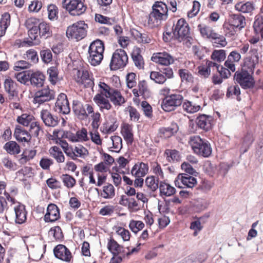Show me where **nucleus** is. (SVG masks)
Instances as JSON below:
<instances>
[{"label":"nucleus","mask_w":263,"mask_h":263,"mask_svg":"<svg viewBox=\"0 0 263 263\" xmlns=\"http://www.w3.org/2000/svg\"><path fill=\"white\" fill-rule=\"evenodd\" d=\"M168 18V8L167 5L161 1L155 2L152 6V11L149 14L148 23L157 25Z\"/></svg>","instance_id":"1"},{"label":"nucleus","mask_w":263,"mask_h":263,"mask_svg":"<svg viewBox=\"0 0 263 263\" xmlns=\"http://www.w3.org/2000/svg\"><path fill=\"white\" fill-rule=\"evenodd\" d=\"M104 44L103 41L97 39L93 41L88 49V61L91 65L96 66L101 62L103 58Z\"/></svg>","instance_id":"2"},{"label":"nucleus","mask_w":263,"mask_h":263,"mask_svg":"<svg viewBox=\"0 0 263 263\" xmlns=\"http://www.w3.org/2000/svg\"><path fill=\"white\" fill-rule=\"evenodd\" d=\"M172 30L175 35L176 40L179 42L185 41L186 44L189 43L191 44L192 37L190 36V27L184 18L179 19L176 24L173 25Z\"/></svg>","instance_id":"3"},{"label":"nucleus","mask_w":263,"mask_h":263,"mask_svg":"<svg viewBox=\"0 0 263 263\" xmlns=\"http://www.w3.org/2000/svg\"><path fill=\"white\" fill-rule=\"evenodd\" d=\"M189 143L194 152L199 155L208 157L212 153V148L210 143L208 141L203 140L199 136H191Z\"/></svg>","instance_id":"4"},{"label":"nucleus","mask_w":263,"mask_h":263,"mask_svg":"<svg viewBox=\"0 0 263 263\" xmlns=\"http://www.w3.org/2000/svg\"><path fill=\"white\" fill-rule=\"evenodd\" d=\"M233 79L245 90L253 89L255 85L253 74L241 68L235 72Z\"/></svg>","instance_id":"5"},{"label":"nucleus","mask_w":263,"mask_h":263,"mask_svg":"<svg viewBox=\"0 0 263 263\" xmlns=\"http://www.w3.org/2000/svg\"><path fill=\"white\" fill-rule=\"evenodd\" d=\"M87 28L88 25L84 21L78 22L67 28L66 36L68 38L81 40L86 35Z\"/></svg>","instance_id":"6"},{"label":"nucleus","mask_w":263,"mask_h":263,"mask_svg":"<svg viewBox=\"0 0 263 263\" xmlns=\"http://www.w3.org/2000/svg\"><path fill=\"white\" fill-rule=\"evenodd\" d=\"M127 62L126 52L122 49H117L112 54L109 66L111 70H116L124 67Z\"/></svg>","instance_id":"7"},{"label":"nucleus","mask_w":263,"mask_h":263,"mask_svg":"<svg viewBox=\"0 0 263 263\" xmlns=\"http://www.w3.org/2000/svg\"><path fill=\"white\" fill-rule=\"evenodd\" d=\"M62 6L72 16L80 15L86 9V7L81 0H63Z\"/></svg>","instance_id":"8"},{"label":"nucleus","mask_w":263,"mask_h":263,"mask_svg":"<svg viewBox=\"0 0 263 263\" xmlns=\"http://www.w3.org/2000/svg\"><path fill=\"white\" fill-rule=\"evenodd\" d=\"M183 99V97L180 94L167 95L163 100L161 107L166 112L174 110L177 107L181 105Z\"/></svg>","instance_id":"9"},{"label":"nucleus","mask_w":263,"mask_h":263,"mask_svg":"<svg viewBox=\"0 0 263 263\" xmlns=\"http://www.w3.org/2000/svg\"><path fill=\"white\" fill-rule=\"evenodd\" d=\"M249 54L244 59L241 69L254 74L255 68L259 63L257 49L251 48L249 51Z\"/></svg>","instance_id":"10"},{"label":"nucleus","mask_w":263,"mask_h":263,"mask_svg":"<svg viewBox=\"0 0 263 263\" xmlns=\"http://www.w3.org/2000/svg\"><path fill=\"white\" fill-rule=\"evenodd\" d=\"M55 111L64 115L70 112V109L67 96L63 93H60L55 104Z\"/></svg>","instance_id":"11"},{"label":"nucleus","mask_w":263,"mask_h":263,"mask_svg":"<svg viewBox=\"0 0 263 263\" xmlns=\"http://www.w3.org/2000/svg\"><path fill=\"white\" fill-rule=\"evenodd\" d=\"M54 98V91L48 87L40 90L35 93L34 101L40 104L49 101Z\"/></svg>","instance_id":"12"},{"label":"nucleus","mask_w":263,"mask_h":263,"mask_svg":"<svg viewBox=\"0 0 263 263\" xmlns=\"http://www.w3.org/2000/svg\"><path fill=\"white\" fill-rule=\"evenodd\" d=\"M13 137L18 142L22 143H30L32 138L31 134L20 125H15Z\"/></svg>","instance_id":"13"},{"label":"nucleus","mask_w":263,"mask_h":263,"mask_svg":"<svg viewBox=\"0 0 263 263\" xmlns=\"http://www.w3.org/2000/svg\"><path fill=\"white\" fill-rule=\"evenodd\" d=\"M53 253L56 258L65 262H69L72 257L69 250L63 245L60 244L55 247Z\"/></svg>","instance_id":"14"},{"label":"nucleus","mask_w":263,"mask_h":263,"mask_svg":"<svg viewBox=\"0 0 263 263\" xmlns=\"http://www.w3.org/2000/svg\"><path fill=\"white\" fill-rule=\"evenodd\" d=\"M151 60L162 66H168L174 62L173 58L165 52L154 53L151 58Z\"/></svg>","instance_id":"15"},{"label":"nucleus","mask_w":263,"mask_h":263,"mask_svg":"<svg viewBox=\"0 0 263 263\" xmlns=\"http://www.w3.org/2000/svg\"><path fill=\"white\" fill-rule=\"evenodd\" d=\"M60 217V210L58 207L55 204H49L47 209V212L44 216L45 221L53 222L58 220Z\"/></svg>","instance_id":"16"},{"label":"nucleus","mask_w":263,"mask_h":263,"mask_svg":"<svg viewBox=\"0 0 263 263\" xmlns=\"http://www.w3.org/2000/svg\"><path fill=\"white\" fill-rule=\"evenodd\" d=\"M212 120V116L205 114H200L197 117L196 123L198 127L203 129L205 131H208L211 129V122Z\"/></svg>","instance_id":"17"},{"label":"nucleus","mask_w":263,"mask_h":263,"mask_svg":"<svg viewBox=\"0 0 263 263\" xmlns=\"http://www.w3.org/2000/svg\"><path fill=\"white\" fill-rule=\"evenodd\" d=\"M149 167L147 163L138 162L131 170V174L135 177H144L148 173Z\"/></svg>","instance_id":"18"},{"label":"nucleus","mask_w":263,"mask_h":263,"mask_svg":"<svg viewBox=\"0 0 263 263\" xmlns=\"http://www.w3.org/2000/svg\"><path fill=\"white\" fill-rule=\"evenodd\" d=\"M41 117L45 125L49 127H55L59 123L58 118L53 116L48 110L45 109L41 112Z\"/></svg>","instance_id":"19"},{"label":"nucleus","mask_w":263,"mask_h":263,"mask_svg":"<svg viewBox=\"0 0 263 263\" xmlns=\"http://www.w3.org/2000/svg\"><path fill=\"white\" fill-rule=\"evenodd\" d=\"M72 110L74 115L80 120H85L88 117L83 104L79 101H73Z\"/></svg>","instance_id":"20"},{"label":"nucleus","mask_w":263,"mask_h":263,"mask_svg":"<svg viewBox=\"0 0 263 263\" xmlns=\"http://www.w3.org/2000/svg\"><path fill=\"white\" fill-rule=\"evenodd\" d=\"M103 96V93L100 92V93L97 94L93 98V101L99 106L100 110L102 111L104 109L109 110L112 106L109 100Z\"/></svg>","instance_id":"21"},{"label":"nucleus","mask_w":263,"mask_h":263,"mask_svg":"<svg viewBox=\"0 0 263 263\" xmlns=\"http://www.w3.org/2000/svg\"><path fill=\"white\" fill-rule=\"evenodd\" d=\"M178 178L181 179V182L184 187L188 189H192L197 184L196 178L187 174H179Z\"/></svg>","instance_id":"22"},{"label":"nucleus","mask_w":263,"mask_h":263,"mask_svg":"<svg viewBox=\"0 0 263 263\" xmlns=\"http://www.w3.org/2000/svg\"><path fill=\"white\" fill-rule=\"evenodd\" d=\"M45 76L40 72H33L31 71L30 84L37 87H42L45 81Z\"/></svg>","instance_id":"23"},{"label":"nucleus","mask_w":263,"mask_h":263,"mask_svg":"<svg viewBox=\"0 0 263 263\" xmlns=\"http://www.w3.org/2000/svg\"><path fill=\"white\" fill-rule=\"evenodd\" d=\"M15 222L18 224L23 223L26 220L27 212L23 204H19L14 208Z\"/></svg>","instance_id":"24"},{"label":"nucleus","mask_w":263,"mask_h":263,"mask_svg":"<svg viewBox=\"0 0 263 263\" xmlns=\"http://www.w3.org/2000/svg\"><path fill=\"white\" fill-rule=\"evenodd\" d=\"M158 187L160 191V196L161 197L163 196L166 197L171 196L174 195L176 192V189L174 187L163 181L159 182Z\"/></svg>","instance_id":"25"},{"label":"nucleus","mask_w":263,"mask_h":263,"mask_svg":"<svg viewBox=\"0 0 263 263\" xmlns=\"http://www.w3.org/2000/svg\"><path fill=\"white\" fill-rule=\"evenodd\" d=\"M133 129L132 125L124 123L122 126V134L127 142V144H132L134 141V135L133 134Z\"/></svg>","instance_id":"26"},{"label":"nucleus","mask_w":263,"mask_h":263,"mask_svg":"<svg viewBox=\"0 0 263 263\" xmlns=\"http://www.w3.org/2000/svg\"><path fill=\"white\" fill-rule=\"evenodd\" d=\"M4 87L10 97L13 98L17 96L18 92L16 90V84L11 79H6L4 82Z\"/></svg>","instance_id":"27"},{"label":"nucleus","mask_w":263,"mask_h":263,"mask_svg":"<svg viewBox=\"0 0 263 263\" xmlns=\"http://www.w3.org/2000/svg\"><path fill=\"white\" fill-rule=\"evenodd\" d=\"M178 130V126L176 123H172L171 125L167 127H162L159 129V134L160 137L168 138L176 133Z\"/></svg>","instance_id":"28"},{"label":"nucleus","mask_w":263,"mask_h":263,"mask_svg":"<svg viewBox=\"0 0 263 263\" xmlns=\"http://www.w3.org/2000/svg\"><path fill=\"white\" fill-rule=\"evenodd\" d=\"M38 27L41 37L46 39L52 35V32L49 24L45 22L40 23L38 25Z\"/></svg>","instance_id":"29"},{"label":"nucleus","mask_w":263,"mask_h":263,"mask_svg":"<svg viewBox=\"0 0 263 263\" xmlns=\"http://www.w3.org/2000/svg\"><path fill=\"white\" fill-rule=\"evenodd\" d=\"M226 97L227 98H236L238 101H240L241 100L240 97V89L237 84L232 85L228 87L226 92Z\"/></svg>","instance_id":"30"},{"label":"nucleus","mask_w":263,"mask_h":263,"mask_svg":"<svg viewBox=\"0 0 263 263\" xmlns=\"http://www.w3.org/2000/svg\"><path fill=\"white\" fill-rule=\"evenodd\" d=\"M4 149L10 155L18 154L21 152L20 145L14 141H10L6 143Z\"/></svg>","instance_id":"31"},{"label":"nucleus","mask_w":263,"mask_h":263,"mask_svg":"<svg viewBox=\"0 0 263 263\" xmlns=\"http://www.w3.org/2000/svg\"><path fill=\"white\" fill-rule=\"evenodd\" d=\"M230 25L240 30L246 25L245 18L240 14H233L230 21Z\"/></svg>","instance_id":"32"},{"label":"nucleus","mask_w":263,"mask_h":263,"mask_svg":"<svg viewBox=\"0 0 263 263\" xmlns=\"http://www.w3.org/2000/svg\"><path fill=\"white\" fill-rule=\"evenodd\" d=\"M131 55L135 65L139 69L143 68L144 62L142 56L140 54V49L137 48L134 50Z\"/></svg>","instance_id":"33"},{"label":"nucleus","mask_w":263,"mask_h":263,"mask_svg":"<svg viewBox=\"0 0 263 263\" xmlns=\"http://www.w3.org/2000/svg\"><path fill=\"white\" fill-rule=\"evenodd\" d=\"M49 152L50 155L55 159L58 163L64 162V155L59 147L57 146H52L50 148Z\"/></svg>","instance_id":"34"},{"label":"nucleus","mask_w":263,"mask_h":263,"mask_svg":"<svg viewBox=\"0 0 263 263\" xmlns=\"http://www.w3.org/2000/svg\"><path fill=\"white\" fill-rule=\"evenodd\" d=\"M107 248L113 255L117 256L121 253V249H123V247L120 245L113 238H110L107 243Z\"/></svg>","instance_id":"35"},{"label":"nucleus","mask_w":263,"mask_h":263,"mask_svg":"<svg viewBox=\"0 0 263 263\" xmlns=\"http://www.w3.org/2000/svg\"><path fill=\"white\" fill-rule=\"evenodd\" d=\"M253 28L256 34H260L263 38V15L258 14L255 16V21L253 24Z\"/></svg>","instance_id":"36"},{"label":"nucleus","mask_w":263,"mask_h":263,"mask_svg":"<svg viewBox=\"0 0 263 263\" xmlns=\"http://www.w3.org/2000/svg\"><path fill=\"white\" fill-rule=\"evenodd\" d=\"M253 141L254 138L252 134L248 132L243 139L242 146L240 148V151L243 154L248 151Z\"/></svg>","instance_id":"37"},{"label":"nucleus","mask_w":263,"mask_h":263,"mask_svg":"<svg viewBox=\"0 0 263 263\" xmlns=\"http://www.w3.org/2000/svg\"><path fill=\"white\" fill-rule=\"evenodd\" d=\"M109 98H110V101L115 105L121 106L125 102L124 98L117 89L112 91V93L109 97Z\"/></svg>","instance_id":"38"},{"label":"nucleus","mask_w":263,"mask_h":263,"mask_svg":"<svg viewBox=\"0 0 263 263\" xmlns=\"http://www.w3.org/2000/svg\"><path fill=\"white\" fill-rule=\"evenodd\" d=\"M10 16L9 13H5L2 15L0 20V36L5 34L6 30L10 24Z\"/></svg>","instance_id":"39"},{"label":"nucleus","mask_w":263,"mask_h":263,"mask_svg":"<svg viewBox=\"0 0 263 263\" xmlns=\"http://www.w3.org/2000/svg\"><path fill=\"white\" fill-rule=\"evenodd\" d=\"M115 195V190L114 186L110 183L103 187L102 192L100 196L105 199H111Z\"/></svg>","instance_id":"40"},{"label":"nucleus","mask_w":263,"mask_h":263,"mask_svg":"<svg viewBox=\"0 0 263 263\" xmlns=\"http://www.w3.org/2000/svg\"><path fill=\"white\" fill-rule=\"evenodd\" d=\"M145 183L147 187L152 192L156 191L159 187V179L153 176L146 177Z\"/></svg>","instance_id":"41"},{"label":"nucleus","mask_w":263,"mask_h":263,"mask_svg":"<svg viewBox=\"0 0 263 263\" xmlns=\"http://www.w3.org/2000/svg\"><path fill=\"white\" fill-rule=\"evenodd\" d=\"M30 70L24 71L15 74V77L20 83L28 85L30 84Z\"/></svg>","instance_id":"42"},{"label":"nucleus","mask_w":263,"mask_h":263,"mask_svg":"<svg viewBox=\"0 0 263 263\" xmlns=\"http://www.w3.org/2000/svg\"><path fill=\"white\" fill-rule=\"evenodd\" d=\"M166 159L170 162H178L180 160L179 152L176 149H167L164 152Z\"/></svg>","instance_id":"43"},{"label":"nucleus","mask_w":263,"mask_h":263,"mask_svg":"<svg viewBox=\"0 0 263 263\" xmlns=\"http://www.w3.org/2000/svg\"><path fill=\"white\" fill-rule=\"evenodd\" d=\"M235 9L242 13H250L254 9L253 4L250 2L243 3L239 2L235 5Z\"/></svg>","instance_id":"44"},{"label":"nucleus","mask_w":263,"mask_h":263,"mask_svg":"<svg viewBox=\"0 0 263 263\" xmlns=\"http://www.w3.org/2000/svg\"><path fill=\"white\" fill-rule=\"evenodd\" d=\"M61 179L64 185L69 189L73 187L76 183V179L72 176L67 174L62 175Z\"/></svg>","instance_id":"45"},{"label":"nucleus","mask_w":263,"mask_h":263,"mask_svg":"<svg viewBox=\"0 0 263 263\" xmlns=\"http://www.w3.org/2000/svg\"><path fill=\"white\" fill-rule=\"evenodd\" d=\"M150 78L155 83L162 84L166 81V78L164 75L162 74L160 71H152L150 74Z\"/></svg>","instance_id":"46"},{"label":"nucleus","mask_w":263,"mask_h":263,"mask_svg":"<svg viewBox=\"0 0 263 263\" xmlns=\"http://www.w3.org/2000/svg\"><path fill=\"white\" fill-rule=\"evenodd\" d=\"M183 108L187 112L194 113L200 109V106L193 104L191 101L186 100L183 103Z\"/></svg>","instance_id":"47"},{"label":"nucleus","mask_w":263,"mask_h":263,"mask_svg":"<svg viewBox=\"0 0 263 263\" xmlns=\"http://www.w3.org/2000/svg\"><path fill=\"white\" fill-rule=\"evenodd\" d=\"M28 35L30 38L31 41H24L22 43V46H24L26 44H28V46L33 45L32 41L35 40L38 36V33H39V30L38 27H34L33 29L29 30L28 31Z\"/></svg>","instance_id":"48"},{"label":"nucleus","mask_w":263,"mask_h":263,"mask_svg":"<svg viewBox=\"0 0 263 263\" xmlns=\"http://www.w3.org/2000/svg\"><path fill=\"white\" fill-rule=\"evenodd\" d=\"M211 59L218 62H220L225 60L226 53L224 50H214L211 56Z\"/></svg>","instance_id":"49"},{"label":"nucleus","mask_w":263,"mask_h":263,"mask_svg":"<svg viewBox=\"0 0 263 263\" xmlns=\"http://www.w3.org/2000/svg\"><path fill=\"white\" fill-rule=\"evenodd\" d=\"M47 73L49 74V79L51 83L53 85L56 84L58 79V70L56 66L50 67Z\"/></svg>","instance_id":"50"},{"label":"nucleus","mask_w":263,"mask_h":263,"mask_svg":"<svg viewBox=\"0 0 263 263\" xmlns=\"http://www.w3.org/2000/svg\"><path fill=\"white\" fill-rule=\"evenodd\" d=\"M29 131L31 133V136L36 138H38L41 131L42 133H43V130L40 126L39 123L37 122H33L31 123Z\"/></svg>","instance_id":"51"},{"label":"nucleus","mask_w":263,"mask_h":263,"mask_svg":"<svg viewBox=\"0 0 263 263\" xmlns=\"http://www.w3.org/2000/svg\"><path fill=\"white\" fill-rule=\"evenodd\" d=\"M139 93L144 98H148L150 96V92L147 88L146 82L145 80L141 81L138 83Z\"/></svg>","instance_id":"52"},{"label":"nucleus","mask_w":263,"mask_h":263,"mask_svg":"<svg viewBox=\"0 0 263 263\" xmlns=\"http://www.w3.org/2000/svg\"><path fill=\"white\" fill-rule=\"evenodd\" d=\"M144 227V224L141 221H135L132 220L130 221L129 227L131 231L135 234H137L139 231L142 230Z\"/></svg>","instance_id":"53"},{"label":"nucleus","mask_w":263,"mask_h":263,"mask_svg":"<svg viewBox=\"0 0 263 263\" xmlns=\"http://www.w3.org/2000/svg\"><path fill=\"white\" fill-rule=\"evenodd\" d=\"M26 57H24L25 59L30 60L33 63H36L39 61V57L37 52L32 49L27 50L25 54Z\"/></svg>","instance_id":"54"},{"label":"nucleus","mask_w":263,"mask_h":263,"mask_svg":"<svg viewBox=\"0 0 263 263\" xmlns=\"http://www.w3.org/2000/svg\"><path fill=\"white\" fill-rule=\"evenodd\" d=\"M99 86L102 90L101 92L103 93V96H105L106 98H109L112 93V91L116 90L110 88L104 82H100Z\"/></svg>","instance_id":"55"},{"label":"nucleus","mask_w":263,"mask_h":263,"mask_svg":"<svg viewBox=\"0 0 263 263\" xmlns=\"http://www.w3.org/2000/svg\"><path fill=\"white\" fill-rule=\"evenodd\" d=\"M49 233L53 235L56 240H61L64 238L62 229L59 226L51 228L49 231Z\"/></svg>","instance_id":"56"},{"label":"nucleus","mask_w":263,"mask_h":263,"mask_svg":"<svg viewBox=\"0 0 263 263\" xmlns=\"http://www.w3.org/2000/svg\"><path fill=\"white\" fill-rule=\"evenodd\" d=\"M40 56L43 62L45 63H49L52 59V52L49 49L41 50Z\"/></svg>","instance_id":"57"},{"label":"nucleus","mask_w":263,"mask_h":263,"mask_svg":"<svg viewBox=\"0 0 263 263\" xmlns=\"http://www.w3.org/2000/svg\"><path fill=\"white\" fill-rule=\"evenodd\" d=\"M141 106L145 116L149 118H152L153 116V110L152 107L147 102L143 101L141 103Z\"/></svg>","instance_id":"58"},{"label":"nucleus","mask_w":263,"mask_h":263,"mask_svg":"<svg viewBox=\"0 0 263 263\" xmlns=\"http://www.w3.org/2000/svg\"><path fill=\"white\" fill-rule=\"evenodd\" d=\"M48 12V18L50 20H53L55 17H57L58 13V7L53 4H50L48 6L47 8Z\"/></svg>","instance_id":"59"},{"label":"nucleus","mask_w":263,"mask_h":263,"mask_svg":"<svg viewBox=\"0 0 263 263\" xmlns=\"http://www.w3.org/2000/svg\"><path fill=\"white\" fill-rule=\"evenodd\" d=\"M46 183L48 186L52 190L57 189L61 187L60 182L52 177L46 180Z\"/></svg>","instance_id":"60"},{"label":"nucleus","mask_w":263,"mask_h":263,"mask_svg":"<svg viewBox=\"0 0 263 263\" xmlns=\"http://www.w3.org/2000/svg\"><path fill=\"white\" fill-rule=\"evenodd\" d=\"M179 74L182 81L190 82L193 78L192 74L186 69H179Z\"/></svg>","instance_id":"61"},{"label":"nucleus","mask_w":263,"mask_h":263,"mask_svg":"<svg viewBox=\"0 0 263 263\" xmlns=\"http://www.w3.org/2000/svg\"><path fill=\"white\" fill-rule=\"evenodd\" d=\"M79 141H87L89 140L87 136V131L85 128H82L76 133Z\"/></svg>","instance_id":"62"},{"label":"nucleus","mask_w":263,"mask_h":263,"mask_svg":"<svg viewBox=\"0 0 263 263\" xmlns=\"http://www.w3.org/2000/svg\"><path fill=\"white\" fill-rule=\"evenodd\" d=\"M116 232L122 237L124 241H128L129 240L130 234L127 230L122 227H119Z\"/></svg>","instance_id":"63"},{"label":"nucleus","mask_w":263,"mask_h":263,"mask_svg":"<svg viewBox=\"0 0 263 263\" xmlns=\"http://www.w3.org/2000/svg\"><path fill=\"white\" fill-rule=\"evenodd\" d=\"M42 7V4L41 1L37 0L33 1L31 4L29 5L28 9L31 12H38L40 10Z\"/></svg>","instance_id":"64"}]
</instances>
